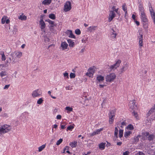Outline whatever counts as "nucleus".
Returning a JSON list of instances; mask_svg holds the SVG:
<instances>
[{
    "instance_id": "obj_2",
    "label": "nucleus",
    "mask_w": 155,
    "mask_h": 155,
    "mask_svg": "<svg viewBox=\"0 0 155 155\" xmlns=\"http://www.w3.org/2000/svg\"><path fill=\"white\" fill-rule=\"evenodd\" d=\"M134 100H133L131 101L130 102V109L133 110V111L132 112V114L137 119H139V117H138V114L135 111L136 109H137V105L135 104V103L134 102Z\"/></svg>"
},
{
    "instance_id": "obj_24",
    "label": "nucleus",
    "mask_w": 155,
    "mask_h": 155,
    "mask_svg": "<svg viewBox=\"0 0 155 155\" xmlns=\"http://www.w3.org/2000/svg\"><path fill=\"white\" fill-rule=\"evenodd\" d=\"M155 137L154 135L153 134H151L150 135L149 134L147 137L148 140L149 141L152 140Z\"/></svg>"
},
{
    "instance_id": "obj_57",
    "label": "nucleus",
    "mask_w": 155,
    "mask_h": 155,
    "mask_svg": "<svg viewBox=\"0 0 155 155\" xmlns=\"http://www.w3.org/2000/svg\"><path fill=\"white\" fill-rule=\"evenodd\" d=\"M129 152L128 151H126L125 152L123 153V155H128Z\"/></svg>"
},
{
    "instance_id": "obj_28",
    "label": "nucleus",
    "mask_w": 155,
    "mask_h": 155,
    "mask_svg": "<svg viewBox=\"0 0 155 155\" xmlns=\"http://www.w3.org/2000/svg\"><path fill=\"white\" fill-rule=\"evenodd\" d=\"M0 54L2 55V60L5 61L6 59V57L5 56L4 52L3 51H1L0 52Z\"/></svg>"
},
{
    "instance_id": "obj_17",
    "label": "nucleus",
    "mask_w": 155,
    "mask_h": 155,
    "mask_svg": "<svg viewBox=\"0 0 155 155\" xmlns=\"http://www.w3.org/2000/svg\"><path fill=\"white\" fill-rule=\"evenodd\" d=\"M68 46V44L66 42H63L61 44V47L62 48L63 50L67 49Z\"/></svg>"
},
{
    "instance_id": "obj_41",
    "label": "nucleus",
    "mask_w": 155,
    "mask_h": 155,
    "mask_svg": "<svg viewBox=\"0 0 155 155\" xmlns=\"http://www.w3.org/2000/svg\"><path fill=\"white\" fill-rule=\"evenodd\" d=\"M75 33L77 35H80L81 33V31L79 29H77L75 31Z\"/></svg>"
},
{
    "instance_id": "obj_16",
    "label": "nucleus",
    "mask_w": 155,
    "mask_h": 155,
    "mask_svg": "<svg viewBox=\"0 0 155 155\" xmlns=\"http://www.w3.org/2000/svg\"><path fill=\"white\" fill-rule=\"evenodd\" d=\"M97 28V26H90L89 28H87L88 31L89 32H93V31L95 30Z\"/></svg>"
},
{
    "instance_id": "obj_38",
    "label": "nucleus",
    "mask_w": 155,
    "mask_h": 155,
    "mask_svg": "<svg viewBox=\"0 0 155 155\" xmlns=\"http://www.w3.org/2000/svg\"><path fill=\"white\" fill-rule=\"evenodd\" d=\"M149 10L151 16L155 15V12L151 7V8H150Z\"/></svg>"
},
{
    "instance_id": "obj_39",
    "label": "nucleus",
    "mask_w": 155,
    "mask_h": 155,
    "mask_svg": "<svg viewBox=\"0 0 155 155\" xmlns=\"http://www.w3.org/2000/svg\"><path fill=\"white\" fill-rule=\"evenodd\" d=\"M127 128L130 130H132L134 129V127L133 126L132 124H130L127 126Z\"/></svg>"
},
{
    "instance_id": "obj_8",
    "label": "nucleus",
    "mask_w": 155,
    "mask_h": 155,
    "mask_svg": "<svg viewBox=\"0 0 155 155\" xmlns=\"http://www.w3.org/2000/svg\"><path fill=\"white\" fill-rule=\"evenodd\" d=\"M128 68V64L127 63H126L125 64H124L123 67L120 69L119 71L120 74H121L124 72Z\"/></svg>"
},
{
    "instance_id": "obj_6",
    "label": "nucleus",
    "mask_w": 155,
    "mask_h": 155,
    "mask_svg": "<svg viewBox=\"0 0 155 155\" xmlns=\"http://www.w3.org/2000/svg\"><path fill=\"white\" fill-rule=\"evenodd\" d=\"M71 8V3L70 1L67 2L64 5V10L65 12L69 11Z\"/></svg>"
},
{
    "instance_id": "obj_55",
    "label": "nucleus",
    "mask_w": 155,
    "mask_h": 155,
    "mask_svg": "<svg viewBox=\"0 0 155 155\" xmlns=\"http://www.w3.org/2000/svg\"><path fill=\"white\" fill-rule=\"evenodd\" d=\"M44 39L45 41L46 42H49L50 41L49 39L47 37H45Z\"/></svg>"
},
{
    "instance_id": "obj_14",
    "label": "nucleus",
    "mask_w": 155,
    "mask_h": 155,
    "mask_svg": "<svg viewBox=\"0 0 155 155\" xmlns=\"http://www.w3.org/2000/svg\"><path fill=\"white\" fill-rule=\"evenodd\" d=\"M154 113L155 114V104L154 106L151 108V109L149 110L148 114H147V117L149 116L151 114Z\"/></svg>"
},
{
    "instance_id": "obj_36",
    "label": "nucleus",
    "mask_w": 155,
    "mask_h": 155,
    "mask_svg": "<svg viewBox=\"0 0 155 155\" xmlns=\"http://www.w3.org/2000/svg\"><path fill=\"white\" fill-rule=\"evenodd\" d=\"M7 18V17L6 16H4L2 19V24H4L6 22V20Z\"/></svg>"
},
{
    "instance_id": "obj_7",
    "label": "nucleus",
    "mask_w": 155,
    "mask_h": 155,
    "mask_svg": "<svg viewBox=\"0 0 155 155\" xmlns=\"http://www.w3.org/2000/svg\"><path fill=\"white\" fill-rule=\"evenodd\" d=\"M121 63V61L118 60L117 61H116V63L110 66V69L111 71L112 70H114L117 68L118 67Z\"/></svg>"
},
{
    "instance_id": "obj_50",
    "label": "nucleus",
    "mask_w": 155,
    "mask_h": 155,
    "mask_svg": "<svg viewBox=\"0 0 155 155\" xmlns=\"http://www.w3.org/2000/svg\"><path fill=\"white\" fill-rule=\"evenodd\" d=\"M103 130V128H100V129H98L96 131H95L96 134H97L100 133L101 131L102 130Z\"/></svg>"
},
{
    "instance_id": "obj_49",
    "label": "nucleus",
    "mask_w": 155,
    "mask_h": 155,
    "mask_svg": "<svg viewBox=\"0 0 155 155\" xmlns=\"http://www.w3.org/2000/svg\"><path fill=\"white\" fill-rule=\"evenodd\" d=\"M149 134V132H145L143 133L142 135L144 137H148Z\"/></svg>"
},
{
    "instance_id": "obj_40",
    "label": "nucleus",
    "mask_w": 155,
    "mask_h": 155,
    "mask_svg": "<svg viewBox=\"0 0 155 155\" xmlns=\"http://www.w3.org/2000/svg\"><path fill=\"white\" fill-rule=\"evenodd\" d=\"M74 125L73 124V125H70L69 126H68L67 128V130H71L72 129H73L74 128Z\"/></svg>"
},
{
    "instance_id": "obj_35",
    "label": "nucleus",
    "mask_w": 155,
    "mask_h": 155,
    "mask_svg": "<svg viewBox=\"0 0 155 155\" xmlns=\"http://www.w3.org/2000/svg\"><path fill=\"white\" fill-rule=\"evenodd\" d=\"M109 116V123L110 124H112L113 123L114 120V118L113 117H112L111 116Z\"/></svg>"
},
{
    "instance_id": "obj_33",
    "label": "nucleus",
    "mask_w": 155,
    "mask_h": 155,
    "mask_svg": "<svg viewBox=\"0 0 155 155\" xmlns=\"http://www.w3.org/2000/svg\"><path fill=\"white\" fill-rule=\"evenodd\" d=\"M48 17L49 18L53 20L55 19L56 18L55 15L54 14H50L49 15Z\"/></svg>"
},
{
    "instance_id": "obj_30",
    "label": "nucleus",
    "mask_w": 155,
    "mask_h": 155,
    "mask_svg": "<svg viewBox=\"0 0 155 155\" xmlns=\"http://www.w3.org/2000/svg\"><path fill=\"white\" fill-rule=\"evenodd\" d=\"M118 129L117 127H115V128L114 135L116 138H117L118 137Z\"/></svg>"
},
{
    "instance_id": "obj_10",
    "label": "nucleus",
    "mask_w": 155,
    "mask_h": 155,
    "mask_svg": "<svg viewBox=\"0 0 155 155\" xmlns=\"http://www.w3.org/2000/svg\"><path fill=\"white\" fill-rule=\"evenodd\" d=\"M41 93L40 91H39V90L37 89L33 92L32 95L33 97H35L39 96Z\"/></svg>"
},
{
    "instance_id": "obj_11",
    "label": "nucleus",
    "mask_w": 155,
    "mask_h": 155,
    "mask_svg": "<svg viewBox=\"0 0 155 155\" xmlns=\"http://www.w3.org/2000/svg\"><path fill=\"white\" fill-rule=\"evenodd\" d=\"M141 136L139 135L137 137L132 138L131 140L132 141V143L134 144H136L139 141V138Z\"/></svg>"
},
{
    "instance_id": "obj_15",
    "label": "nucleus",
    "mask_w": 155,
    "mask_h": 155,
    "mask_svg": "<svg viewBox=\"0 0 155 155\" xmlns=\"http://www.w3.org/2000/svg\"><path fill=\"white\" fill-rule=\"evenodd\" d=\"M66 34L67 35H69L68 37L70 38H75V37L74 35L73 34L72 31L68 30L66 32Z\"/></svg>"
},
{
    "instance_id": "obj_1",
    "label": "nucleus",
    "mask_w": 155,
    "mask_h": 155,
    "mask_svg": "<svg viewBox=\"0 0 155 155\" xmlns=\"http://www.w3.org/2000/svg\"><path fill=\"white\" fill-rule=\"evenodd\" d=\"M22 55V53L21 52H15L11 54V55L12 57V59L11 60V58H9L10 62H11L12 61V63L14 64L16 62V58H20Z\"/></svg>"
},
{
    "instance_id": "obj_60",
    "label": "nucleus",
    "mask_w": 155,
    "mask_h": 155,
    "mask_svg": "<svg viewBox=\"0 0 155 155\" xmlns=\"http://www.w3.org/2000/svg\"><path fill=\"white\" fill-rule=\"evenodd\" d=\"M143 41H139V45L140 47L143 46Z\"/></svg>"
},
{
    "instance_id": "obj_59",
    "label": "nucleus",
    "mask_w": 155,
    "mask_h": 155,
    "mask_svg": "<svg viewBox=\"0 0 155 155\" xmlns=\"http://www.w3.org/2000/svg\"><path fill=\"white\" fill-rule=\"evenodd\" d=\"M9 86H10L9 84L6 85L5 86V87L4 88V89H7Z\"/></svg>"
},
{
    "instance_id": "obj_64",
    "label": "nucleus",
    "mask_w": 155,
    "mask_h": 155,
    "mask_svg": "<svg viewBox=\"0 0 155 155\" xmlns=\"http://www.w3.org/2000/svg\"><path fill=\"white\" fill-rule=\"evenodd\" d=\"M135 18H136L135 15H134V14H133L132 15V18L134 20H135Z\"/></svg>"
},
{
    "instance_id": "obj_22",
    "label": "nucleus",
    "mask_w": 155,
    "mask_h": 155,
    "mask_svg": "<svg viewBox=\"0 0 155 155\" xmlns=\"http://www.w3.org/2000/svg\"><path fill=\"white\" fill-rule=\"evenodd\" d=\"M116 110L114 109L111 111H110V113L109 114V116H111L112 117H114L115 115Z\"/></svg>"
},
{
    "instance_id": "obj_51",
    "label": "nucleus",
    "mask_w": 155,
    "mask_h": 155,
    "mask_svg": "<svg viewBox=\"0 0 155 155\" xmlns=\"http://www.w3.org/2000/svg\"><path fill=\"white\" fill-rule=\"evenodd\" d=\"M126 4H124L122 6V9L124 11H126L127 10V8L126 6Z\"/></svg>"
},
{
    "instance_id": "obj_53",
    "label": "nucleus",
    "mask_w": 155,
    "mask_h": 155,
    "mask_svg": "<svg viewBox=\"0 0 155 155\" xmlns=\"http://www.w3.org/2000/svg\"><path fill=\"white\" fill-rule=\"evenodd\" d=\"M135 155H145V154L142 152L139 151Z\"/></svg>"
},
{
    "instance_id": "obj_56",
    "label": "nucleus",
    "mask_w": 155,
    "mask_h": 155,
    "mask_svg": "<svg viewBox=\"0 0 155 155\" xmlns=\"http://www.w3.org/2000/svg\"><path fill=\"white\" fill-rule=\"evenodd\" d=\"M151 17L153 20V22L155 24V14L153 15H152Z\"/></svg>"
},
{
    "instance_id": "obj_61",
    "label": "nucleus",
    "mask_w": 155,
    "mask_h": 155,
    "mask_svg": "<svg viewBox=\"0 0 155 155\" xmlns=\"http://www.w3.org/2000/svg\"><path fill=\"white\" fill-rule=\"evenodd\" d=\"M96 133L95 131L93 132L92 133L90 134V135L91 136H93L95 135H96Z\"/></svg>"
},
{
    "instance_id": "obj_27",
    "label": "nucleus",
    "mask_w": 155,
    "mask_h": 155,
    "mask_svg": "<svg viewBox=\"0 0 155 155\" xmlns=\"http://www.w3.org/2000/svg\"><path fill=\"white\" fill-rule=\"evenodd\" d=\"M105 143H102L99 145V148L100 149L103 150L105 148Z\"/></svg>"
},
{
    "instance_id": "obj_5",
    "label": "nucleus",
    "mask_w": 155,
    "mask_h": 155,
    "mask_svg": "<svg viewBox=\"0 0 155 155\" xmlns=\"http://www.w3.org/2000/svg\"><path fill=\"white\" fill-rule=\"evenodd\" d=\"M116 78V75L114 73H111L107 75L105 77L106 81L107 82L113 81Z\"/></svg>"
},
{
    "instance_id": "obj_63",
    "label": "nucleus",
    "mask_w": 155,
    "mask_h": 155,
    "mask_svg": "<svg viewBox=\"0 0 155 155\" xmlns=\"http://www.w3.org/2000/svg\"><path fill=\"white\" fill-rule=\"evenodd\" d=\"M104 86H105V85H104V84H100L99 85V87L100 88H103Z\"/></svg>"
},
{
    "instance_id": "obj_32",
    "label": "nucleus",
    "mask_w": 155,
    "mask_h": 155,
    "mask_svg": "<svg viewBox=\"0 0 155 155\" xmlns=\"http://www.w3.org/2000/svg\"><path fill=\"white\" fill-rule=\"evenodd\" d=\"M123 130L122 129H120L119 130V136L120 138L122 137L123 136Z\"/></svg>"
},
{
    "instance_id": "obj_45",
    "label": "nucleus",
    "mask_w": 155,
    "mask_h": 155,
    "mask_svg": "<svg viewBox=\"0 0 155 155\" xmlns=\"http://www.w3.org/2000/svg\"><path fill=\"white\" fill-rule=\"evenodd\" d=\"M70 77L71 78H74L75 77V75L74 73H71L70 74Z\"/></svg>"
},
{
    "instance_id": "obj_12",
    "label": "nucleus",
    "mask_w": 155,
    "mask_h": 155,
    "mask_svg": "<svg viewBox=\"0 0 155 155\" xmlns=\"http://www.w3.org/2000/svg\"><path fill=\"white\" fill-rule=\"evenodd\" d=\"M104 77L101 75H99L97 76L96 78V80L97 81V83H98V82L101 83V82L104 81Z\"/></svg>"
},
{
    "instance_id": "obj_34",
    "label": "nucleus",
    "mask_w": 155,
    "mask_h": 155,
    "mask_svg": "<svg viewBox=\"0 0 155 155\" xmlns=\"http://www.w3.org/2000/svg\"><path fill=\"white\" fill-rule=\"evenodd\" d=\"M88 71L89 72L93 75L95 71V70L94 69L91 67L88 69Z\"/></svg>"
},
{
    "instance_id": "obj_23",
    "label": "nucleus",
    "mask_w": 155,
    "mask_h": 155,
    "mask_svg": "<svg viewBox=\"0 0 155 155\" xmlns=\"http://www.w3.org/2000/svg\"><path fill=\"white\" fill-rule=\"evenodd\" d=\"M7 72L5 71H2L0 73V76H1L2 79H3L5 78V77L6 76Z\"/></svg>"
},
{
    "instance_id": "obj_19",
    "label": "nucleus",
    "mask_w": 155,
    "mask_h": 155,
    "mask_svg": "<svg viewBox=\"0 0 155 155\" xmlns=\"http://www.w3.org/2000/svg\"><path fill=\"white\" fill-rule=\"evenodd\" d=\"M52 0H44L42 2V4L44 5H49L51 2Z\"/></svg>"
},
{
    "instance_id": "obj_13",
    "label": "nucleus",
    "mask_w": 155,
    "mask_h": 155,
    "mask_svg": "<svg viewBox=\"0 0 155 155\" xmlns=\"http://www.w3.org/2000/svg\"><path fill=\"white\" fill-rule=\"evenodd\" d=\"M40 18L41 19L40 21V24L41 25V30H43L44 29L45 27V23L44 21L43 20V18L42 17Z\"/></svg>"
},
{
    "instance_id": "obj_43",
    "label": "nucleus",
    "mask_w": 155,
    "mask_h": 155,
    "mask_svg": "<svg viewBox=\"0 0 155 155\" xmlns=\"http://www.w3.org/2000/svg\"><path fill=\"white\" fill-rule=\"evenodd\" d=\"M63 140L62 139H60L59 140H58L56 142V144L57 145H58L60 144L62 142Z\"/></svg>"
},
{
    "instance_id": "obj_29",
    "label": "nucleus",
    "mask_w": 155,
    "mask_h": 155,
    "mask_svg": "<svg viewBox=\"0 0 155 155\" xmlns=\"http://www.w3.org/2000/svg\"><path fill=\"white\" fill-rule=\"evenodd\" d=\"M113 31V32H111V37L112 38H116V36L117 35V34L116 33H114L115 31L114 30L113 28L111 29Z\"/></svg>"
},
{
    "instance_id": "obj_62",
    "label": "nucleus",
    "mask_w": 155,
    "mask_h": 155,
    "mask_svg": "<svg viewBox=\"0 0 155 155\" xmlns=\"http://www.w3.org/2000/svg\"><path fill=\"white\" fill-rule=\"evenodd\" d=\"M68 147L67 146L64 149L63 151L62 152V153H64L65 152V150H68Z\"/></svg>"
},
{
    "instance_id": "obj_54",
    "label": "nucleus",
    "mask_w": 155,
    "mask_h": 155,
    "mask_svg": "<svg viewBox=\"0 0 155 155\" xmlns=\"http://www.w3.org/2000/svg\"><path fill=\"white\" fill-rule=\"evenodd\" d=\"M112 10H113V11L114 12V11H115L117 13V12L118 9H116L115 8V6H113L112 7Z\"/></svg>"
},
{
    "instance_id": "obj_4",
    "label": "nucleus",
    "mask_w": 155,
    "mask_h": 155,
    "mask_svg": "<svg viewBox=\"0 0 155 155\" xmlns=\"http://www.w3.org/2000/svg\"><path fill=\"white\" fill-rule=\"evenodd\" d=\"M140 17L142 21L143 22V24L144 28H147V25L145 23L148 22V20L147 18L145 13L140 14Z\"/></svg>"
},
{
    "instance_id": "obj_37",
    "label": "nucleus",
    "mask_w": 155,
    "mask_h": 155,
    "mask_svg": "<svg viewBox=\"0 0 155 155\" xmlns=\"http://www.w3.org/2000/svg\"><path fill=\"white\" fill-rule=\"evenodd\" d=\"M45 147V144H43L41 146L39 147H38V151L39 152L41 151Z\"/></svg>"
},
{
    "instance_id": "obj_48",
    "label": "nucleus",
    "mask_w": 155,
    "mask_h": 155,
    "mask_svg": "<svg viewBox=\"0 0 155 155\" xmlns=\"http://www.w3.org/2000/svg\"><path fill=\"white\" fill-rule=\"evenodd\" d=\"M140 36H138V38L139 39V41H143V35H140Z\"/></svg>"
},
{
    "instance_id": "obj_47",
    "label": "nucleus",
    "mask_w": 155,
    "mask_h": 155,
    "mask_svg": "<svg viewBox=\"0 0 155 155\" xmlns=\"http://www.w3.org/2000/svg\"><path fill=\"white\" fill-rule=\"evenodd\" d=\"M65 109L66 110H67L69 112L73 110V108L70 107H66Z\"/></svg>"
},
{
    "instance_id": "obj_26",
    "label": "nucleus",
    "mask_w": 155,
    "mask_h": 155,
    "mask_svg": "<svg viewBox=\"0 0 155 155\" xmlns=\"http://www.w3.org/2000/svg\"><path fill=\"white\" fill-rule=\"evenodd\" d=\"M132 132L130 131H126L124 134V137L125 138H127L128 136L132 134Z\"/></svg>"
},
{
    "instance_id": "obj_58",
    "label": "nucleus",
    "mask_w": 155,
    "mask_h": 155,
    "mask_svg": "<svg viewBox=\"0 0 155 155\" xmlns=\"http://www.w3.org/2000/svg\"><path fill=\"white\" fill-rule=\"evenodd\" d=\"M56 118L57 119L60 120L61 118V116L60 115H58L57 116Z\"/></svg>"
},
{
    "instance_id": "obj_42",
    "label": "nucleus",
    "mask_w": 155,
    "mask_h": 155,
    "mask_svg": "<svg viewBox=\"0 0 155 155\" xmlns=\"http://www.w3.org/2000/svg\"><path fill=\"white\" fill-rule=\"evenodd\" d=\"M54 27H50V31L53 33H56V31L54 28Z\"/></svg>"
},
{
    "instance_id": "obj_21",
    "label": "nucleus",
    "mask_w": 155,
    "mask_h": 155,
    "mask_svg": "<svg viewBox=\"0 0 155 155\" xmlns=\"http://www.w3.org/2000/svg\"><path fill=\"white\" fill-rule=\"evenodd\" d=\"M18 19L21 20H25L27 19L26 16L24 15L23 14L18 17Z\"/></svg>"
},
{
    "instance_id": "obj_20",
    "label": "nucleus",
    "mask_w": 155,
    "mask_h": 155,
    "mask_svg": "<svg viewBox=\"0 0 155 155\" xmlns=\"http://www.w3.org/2000/svg\"><path fill=\"white\" fill-rule=\"evenodd\" d=\"M139 9L140 14L145 13L143 7L141 5H139Z\"/></svg>"
},
{
    "instance_id": "obj_25",
    "label": "nucleus",
    "mask_w": 155,
    "mask_h": 155,
    "mask_svg": "<svg viewBox=\"0 0 155 155\" xmlns=\"http://www.w3.org/2000/svg\"><path fill=\"white\" fill-rule=\"evenodd\" d=\"M47 21L49 22V23L51 24L50 27H54L56 25L54 24V21H51L50 19H48L47 20Z\"/></svg>"
},
{
    "instance_id": "obj_46",
    "label": "nucleus",
    "mask_w": 155,
    "mask_h": 155,
    "mask_svg": "<svg viewBox=\"0 0 155 155\" xmlns=\"http://www.w3.org/2000/svg\"><path fill=\"white\" fill-rule=\"evenodd\" d=\"M43 101V100L42 99V98H40L37 101V103L38 104H41L42 103Z\"/></svg>"
},
{
    "instance_id": "obj_44",
    "label": "nucleus",
    "mask_w": 155,
    "mask_h": 155,
    "mask_svg": "<svg viewBox=\"0 0 155 155\" xmlns=\"http://www.w3.org/2000/svg\"><path fill=\"white\" fill-rule=\"evenodd\" d=\"M63 75L64 77L65 78H65L67 79H68L69 78V75L68 74L67 72H65L63 74Z\"/></svg>"
},
{
    "instance_id": "obj_31",
    "label": "nucleus",
    "mask_w": 155,
    "mask_h": 155,
    "mask_svg": "<svg viewBox=\"0 0 155 155\" xmlns=\"http://www.w3.org/2000/svg\"><path fill=\"white\" fill-rule=\"evenodd\" d=\"M77 145V142L74 141L73 142H71L70 144V145L72 147H76Z\"/></svg>"
},
{
    "instance_id": "obj_18",
    "label": "nucleus",
    "mask_w": 155,
    "mask_h": 155,
    "mask_svg": "<svg viewBox=\"0 0 155 155\" xmlns=\"http://www.w3.org/2000/svg\"><path fill=\"white\" fill-rule=\"evenodd\" d=\"M67 41L70 47H73L74 46V42L71 39H69L67 40Z\"/></svg>"
},
{
    "instance_id": "obj_52",
    "label": "nucleus",
    "mask_w": 155,
    "mask_h": 155,
    "mask_svg": "<svg viewBox=\"0 0 155 155\" xmlns=\"http://www.w3.org/2000/svg\"><path fill=\"white\" fill-rule=\"evenodd\" d=\"M86 75L92 78L93 76V75L91 73H90L88 71V72L86 73Z\"/></svg>"
},
{
    "instance_id": "obj_3",
    "label": "nucleus",
    "mask_w": 155,
    "mask_h": 155,
    "mask_svg": "<svg viewBox=\"0 0 155 155\" xmlns=\"http://www.w3.org/2000/svg\"><path fill=\"white\" fill-rule=\"evenodd\" d=\"M11 129V127L7 124H4L2 126V127L0 128V136L2 134L9 131Z\"/></svg>"
},
{
    "instance_id": "obj_9",
    "label": "nucleus",
    "mask_w": 155,
    "mask_h": 155,
    "mask_svg": "<svg viewBox=\"0 0 155 155\" xmlns=\"http://www.w3.org/2000/svg\"><path fill=\"white\" fill-rule=\"evenodd\" d=\"M108 21L110 22L115 17V14L113 11H110L109 14Z\"/></svg>"
}]
</instances>
